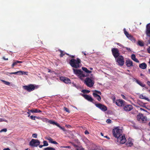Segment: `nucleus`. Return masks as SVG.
<instances>
[{"instance_id":"5701e85b","label":"nucleus","mask_w":150,"mask_h":150,"mask_svg":"<svg viewBox=\"0 0 150 150\" xmlns=\"http://www.w3.org/2000/svg\"><path fill=\"white\" fill-rule=\"evenodd\" d=\"M82 69L83 71H85V72L87 73L86 74H87V76L88 75V74L90 73L91 71H90L86 67H82Z\"/></svg>"},{"instance_id":"8fccbe9b","label":"nucleus","mask_w":150,"mask_h":150,"mask_svg":"<svg viewBox=\"0 0 150 150\" xmlns=\"http://www.w3.org/2000/svg\"><path fill=\"white\" fill-rule=\"evenodd\" d=\"M111 120L110 119H108L106 120V122L108 123H110L111 122Z\"/></svg>"},{"instance_id":"58836bf2","label":"nucleus","mask_w":150,"mask_h":150,"mask_svg":"<svg viewBox=\"0 0 150 150\" xmlns=\"http://www.w3.org/2000/svg\"><path fill=\"white\" fill-rule=\"evenodd\" d=\"M28 72H25V71H21V75H27Z\"/></svg>"},{"instance_id":"5fc2aeb1","label":"nucleus","mask_w":150,"mask_h":150,"mask_svg":"<svg viewBox=\"0 0 150 150\" xmlns=\"http://www.w3.org/2000/svg\"><path fill=\"white\" fill-rule=\"evenodd\" d=\"M84 133H85V134H89L87 130H86V131Z\"/></svg>"},{"instance_id":"4be33fe9","label":"nucleus","mask_w":150,"mask_h":150,"mask_svg":"<svg viewBox=\"0 0 150 150\" xmlns=\"http://www.w3.org/2000/svg\"><path fill=\"white\" fill-rule=\"evenodd\" d=\"M139 66L140 68L142 69H145L146 68L147 65L145 63H143L140 64Z\"/></svg>"},{"instance_id":"bf43d9fd","label":"nucleus","mask_w":150,"mask_h":150,"mask_svg":"<svg viewBox=\"0 0 150 150\" xmlns=\"http://www.w3.org/2000/svg\"><path fill=\"white\" fill-rule=\"evenodd\" d=\"M147 51L149 53H150V47L147 49Z\"/></svg>"},{"instance_id":"423d86ee","label":"nucleus","mask_w":150,"mask_h":150,"mask_svg":"<svg viewBox=\"0 0 150 150\" xmlns=\"http://www.w3.org/2000/svg\"><path fill=\"white\" fill-rule=\"evenodd\" d=\"M137 118L138 121L142 123H144L147 120L146 117L144 116L142 113H139L137 115Z\"/></svg>"},{"instance_id":"9d476101","label":"nucleus","mask_w":150,"mask_h":150,"mask_svg":"<svg viewBox=\"0 0 150 150\" xmlns=\"http://www.w3.org/2000/svg\"><path fill=\"white\" fill-rule=\"evenodd\" d=\"M40 144V142L39 140L34 139H32L30 143V145L33 147L37 146L39 145Z\"/></svg>"},{"instance_id":"37998d69","label":"nucleus","mask_w":150,"mask_h":150,"mask_svg":"<svg viewBox=\"0 0 150 150\" xmlns=\"http://www.w3.org/2000/svg\"><path fill=\"white\" fill-rule=\"evenodd\" d=\"M37 134H33L32 135V137L34 138H37Z\"/></svg>"},{"instance_id":"13d9d810","label":"nucleus","mask_w":150,"mask_h":150,"mask_svg":"<svg viewBox=\"0 0 150 150\" xmlns=\"http://www.w3.org/2000/svg\"><path fill=\"white\" fill-rule=\"evenodd\" d=\"M63 147L65 148H70L71 147L70 146H64V147Z\"/></svg>"},{"instance_id":"b1692460","label":"nucleus","mask_w":150,"mask_h":150,"mask_svg":"<svg viewBox=\"0 0 150 150\" xmlns=\"http://www.w3.org/2000/svg\"><path fill=\"white\" fill-rule=\"evenodd\" d=\"M139 98H140L142 99H144L148 101H149V99L148 98L144 96L143 94H141L139 96Z\"/></svg>"},{"instance_id":"0eeeda50","label":"nucleus","mask_w":150,"mask_h":150,"mask_svg":"<svg viewBox=\"0 0 150 150\" xmlns=\"http://www.w3.org/2000/svg\"><path fill=\"white\" fill-rule=\"evenodd\" d=\"M84 83L89 87H92L94 84L92 80L88 77L87 78L84 80Z\"/></svg>"},{"instance_id":"9b49d317","label":"nucleus","mask_w":150,"mask_h":150,"mask_svg":"<svg viewBox=\"0 0 150 150\" xmlns=\"http://www.w3.org/2000/svg\"><path fill=\"white\" fill-rule=\"evenodd\" d=\"M125 103V101L120 99L116 100L115 101V104L119 107H123Z\"/></svg>"},{"instance_id":"f03ea898","label":"nucleus","mask_w":150,"mask_h":150,"mask_svg":"<svg viewBox=\"0 0 150 150\" xmlns=\"http://www.w3.org/2000/svg\"><path fill=\"white\" fill-rule=\"evenodd\" d=\"M69 63L72 67L77 69L80 67L81 60L78 58H77L76 59H73L70 60Z\"/></svg>"},{"instance_id":"2f4dec72","label":"nucleus","mask_w":150,"mask_h":150,"mask_svg":"<svg viewBox=\"0 0 150 150\" xmlns=\"http://www.w3.org/2000/svg\"><path fill=\"white\" fill-rule=\"evenodd\" d=\"M44 150H55V149L52 147H48L45 148Z\"/></svg>"},{"instance_id":"393cba45","label":"nucleus","mask_w":150,"mask_h":150,"mask_svg":"<svg viewBox=\"0 0 150 150\" xmlns=\"http://www.w3.org/2000/svg\"><path fill=\"white\" fill-rule=\"evenodd\" d=\"M132 42H135V40L134 38L131 35L127 37Z\"/></svg>"},{"instance_id":"49530a36","label":"nucleus","mask_w":150,"mask_h":150,"mask_svg":"<svg viewBox=\"0 0 150 150\" xmlns=\"http://www.w3.org/2000/svg\"><path fill=\"white\" fill-rule=\"evenodd\" d=\"M134 61L136 62H137V63H139V60L137 59H136V58H135L134 59H133V60Z\"/></svg>"},{"instance_id":"603ef678","label":"nucleus","mask_w":150,"mask_h":150,"mask_svg":"<svg viewBox=\"0 0 150 150\" xmlns=\"http://www.w3.org/2000/svg\"><path fill=\"white\" fill-rule=\"evenodd\" d=\"M126 49L129 51L130 52L131 51V50L130 48L127 47H125Z\"/></svg>"},{"instance_id":"09e8293b","label":"nucleus","mask_w":150,"mask_h":150,"mask_svg":"<svg viewBox=\"0 0 150 150\" xmlns=\"http://www.w3.org/2000/svg\"><path fill=\"white\" fill-rule=\"evenodd\" d=\"M21 71H18V75H21Z\"/></svg>"},{"instance_id":"7ed1b4c3","label":"nucleus","mask_w":150,"mask_h":150,"mask_svg":"<svg viewBox=\"0 0 150 150\" xmlns=\"http://www.w3.org/2000/svg\"><path fill=\"white\" fill-rule=\"evenodd\" d=\"M74 73L77 75L78 77L81 80H82V78L87 76V74H84L83 71L80 69H73Z\"/></svg>"},{"instance_id":"dca6fc26","label":"nucleus","mask_w":150,"mask_h":150,"mask_svg":"<svg viewBox=\"0 0 150 150\" xmlns=\"http://www.w3.org/2000/svg\"><path fill=\"white\" fill-rule=\"evenodd\" d=\"M83 96L86 100L91 102H92L93 100V98L91 96L87 94H83Z\"/></svg>"},{"instance_id":"6e6d98bb","label":"nucleus","mask_w":150,"mask_h":150,"mask_svg":"<svg viewBox=\"0 0 150 150\" xmlns=\"http://www.w3.org/2000/svg\"><path fill=\"white\" fill-rule=\"evenodd\" d=\"M2 59L5 60H8V58H5L4 57H3Z\"/></svg>"},{"instance_id":"a18cd8bd","label":"nucleus","mask_w":150,"mask_h":150,"mask_svg":"<svg viewBox=\"0 0 150 150\" xmlns=\"http://www.w3.org/2000/svg\"><path fill=\"white\" fill-rule=\"evenodd\" d=\"M121 96H122V98L126 100H127V98H126L124 95L121 94Z\"/></svg>"},{"instance_id":"f704fd0d","label":"nucleus","mask_w":150,"mask_h":150,"mask_svg":"<svg viewBox=\"0 0 150 150\" xmlns=\"http://www.w3.org/2000/svg\"><path fill=\"white\" fill-rule=\"evenodd\" d=\"M43 146H47L48 145V144L47 142L46 141H44L43 142Z\"/></svg>"},{"instance_id":"72a5a7b5","label":"nucleus","mask_w":150,"mask_h":150,"mask_svg":"<svg viewBox=\"0 0 150 150\" xmlns=\"http://www.w3.org/2000/svg\"><path fill=\"white\" fill-rule=\"evenodd\" d=\"M81 92L83 93H88L90 92V91L87 90H83Z\"/></svg>"},{"instance_id":"ddd939ff","label":"nucleus","mask_w":150,"mask_h":150,"mask_svg":"<svg viewBox=\"0 0 150 150\" xmlns=\"http://www.w3.org/2000/svg\"><path fill=\"white\" fill-rule=\"evenodd\" d=\"M48 122L50 124L56 125L57 126L60 128L64 132L66 131V130H65L64 127H61L60 126V125L59 124L57 123V122H55L52 120H48Z\"/></svg>"},{"instance_id":"20e7f679","label":"nucleus","mask_w":150,"mask_h":150,"mask_svg":"<svg viewBox=\"0 0 150 150\" xmlns=\"http://www.w3.org/2000/svg\"><path fill=\"white\" fill-rule=\"evenodd\" d=\"M23 88L25 90L30 92L35 89H37L38 88V85L30 84L27 86H23Z\"/></svg>"},{"instance_id":"0e129e2a","label":"nucleus","mask_w":150,"mask_h":150,"mask_svg":"<svg viewBox=\"0 0 150 150\" xmlns=\"http://www.w3.org/2000/svg\"><path fill=\"white\" fill-rule=\"evenodd\" d=\"M89 142V141L87 139V141L86 142V144H87V146H88V142Z\"/></svg>"},{"instance_id":"f8f14e48","label":"nucleus","mask_w":150,"mask_h":150,"mask_svg":"<svg viewBox=\"0 0 150 150\" xmlns=\"http://www.w3.org/2000/svg\"><path fill=\"white\" fill-rule=\"evenodd\" d=\"M95 105L98 108L103 111H105L107 109V108L106 106L101 103L95 104Z\"/></svg>"},{"instance_id":"a878e982","label":"nucleus","mask_w":150,"mask_h":150,"mask_svg":"<svg viewBox=\"0 0 150 150\" xmlns=\"http://www.w3.org/2000/svg\"><path fill=\"white\" fill-rule=\"evenodd\" d=\"M126 145L128 146H131L133 145V143L131 141L129 140L128 142L126 143Z\"/></svg>"},{"instance_id":"052dcab7","label":"nucleus","mask_w":150,"mask_h":150,"mask_svg":"<svg viewBox=\"0 0 150 150\" xmlns=\"http://www.w3.org/2000/svg\"><path fill=\"white\" fill-rule=\"evenodd\" d=\"M147 84L150 86V81H148L147 82Z\"/></svg>"},{"instance_id":"c756f323","label":"nucleus","mask_w":150,"mask_h":150,"mask_svg":"<svg viewBox=\"0 0 150 150\" xmlns=\"http://www.w3.org/2000/svg\"><path fill=\"white\" fill-rule=\"evenodd\" d=\"M59 51L60 52V57H62L65 54L64 53V52L63 51H62L61 50H59Z\"/></svg>"},{"instance_id":"69168bd1","label":"nucleus","mask_w":150,"mask_h":150,"mask_svg":"<svg viewBox=\"0 0 150 150\" xmlns=\"http://www.w3.org/2000/svg\"><path fill=\"white\" fill-rule=\"evenodd\" d=\"M105 137L108 139H110V138L107 136H105Z\"/></svg>"},{"instance_id":"338daca9","label":"nucleus","mask_w":150,"mask_h":150,"mask_svg":"<svg viewBox=\"0 0 150 150\" xmlns=\"http://www.w3.org/2000/svg\"><path fill=\"white\" fill-rule=\"evenodd\" d=\"M43 146H44L43 145H40L39 146V147L40 148H42Z\"/></svg>"},{"instance_id":"a19ab883","label":"nucleus","mask_w":150,"mask_h":150,"mask_svg":"<svg viewBox=\"0 0 150 150\" xmlns=\"http://www.w3.org/2000/svg\"><path fill=\"white\" fill-rule=\"evenodd\" d=\"M7 129H2L1 131H0V132H6L7 131Z\"/></svg>"},{"instance_id":"f3484780","label":"nucleus","mask_w":150,"mask_h":150,"mask_svg":"<svg viewBox=\"0 0 150 150\" xmlns=\"http://www.w3.org/2000/svg\"><path fill=\"white\" fill-rule=\"evenodd\" d=\"M146 33L147 36L150 37V23L147 24L146 26Z\"/></svg>"},{"instance_id":"de8ad7c7","label":"nucleus","mask_w":150,"mask_h":150,"mask_svg":"<svg viewBox=\"0 0 150 150\" xmlns=\"http://www.w3.org/2000/svg\"><path fill=\"white\" fill-rule=\"evenodd\" d=\"M134 61L136 62H137V63H139V60L137 59H136V58H135L134 59H133V60Z\"/></svg>"},{"instance_id":"e433bc0d","label":"nucleus","mask_w":150,"mask_h":150,"mask_svg":"<svg viewBox=\"0 0 150 150\" xmlns=\"http://www.w3.org/2000/svg\"><path fill=\"white\" fill-rule=\"evenodd\" d=\"M38 118V117H36L35 116H33V115L31 116H30V118L32 120H35V118Z\"/></svg>"},{"instance_id":"f257e3e1","label":"nucleus","mask_w":150,"mask_h":150,"mask_svg":"<svg viewBox=\"0 0 150 150\" xmlns=\"http://www.w3.org/2000/svg\"><path fill=\"white\" fill-rule=\"evenodd\" d=\"M122 129H120L119 127H115L112 131L113 135L117 138V141L119 142L120 144H123L125 143L126 140L124 135H122Z\"/></svg>"},{"instance_id":"39448f33","label":"nucleus","mask_w":150,"mask_h":150,"mask_svg":"<svg viewBox=\"0 0 150 150\" xmlns=\"http://www.w3.org/2000/svg\"><path fill=\"white\" fill-rule=\"evenodd\" d=\"M115 59L119 65L122 66L125 63L124 58L122 55H120L116 58H115Z\"/></svg>"},{"instance_id":"c9c22d12","label":"nucleus","mask_w":150,"mask_h":150,"mask_svg":"<svg viewBox=\"0 0 150 150\" xmlns=\"http://www.w3.org/2000/svg\"><path fill=\"white\" fill-rule=\"evenodd\" d=\"M93 96L95 98H96L97 97H99V95H98L96 93L94 92L93 93Z\"/></svg>"},{"instance_id":"6e6552de","label":"nucleus","mask_w":150,"mask_h":150,"mask_svg":"<svg viewBox=\"0 0 150 150\" xmlns=\"http://www.w3.org/2000/svg\"><path fill=\"white\" fill-rule=\"evenodd\" d=\"M112 54L115 58H116L120 56V53L118 49L116 48H113L111 49Z\"/></svg>"},{"instance_id":"864d4df0","label":"nucleus","mask_w":150,"mask_h":150,"mask_svg":"<svg viewBox=\"0 0 150 150\" xmlns=\"http://www.w3.org/2000/svg\"><path fill=\"white\" fill-rule=\"evenodd\" d=\"M73 146L75 148H76V149L77 148H78V147L79 146H78V145L75 144H73Z\"/></svg>"},{"instance_id":"412c9836","label":"nucleus","mask_w":150,"mask_h":150,"mask_svg":"<svg viewBox=\"0 0 150 150\" xmlns=\"http://www.w3.org/2000/svg\"><path fill=\"white\" fill-rule=\"evenodd\" d=\"M28 111H29L30 112H31L32 113H37L41 112H42V111H41L40 110L36 108L33 109L32 110H30V111L29 110H28Z\"/></svg>"},{"instance_id":"bb28decb","label":"nucleus","mask_w":150,"mask_h":150,"mask_svg":"<svg viewBox=\"0 0 150 150\" xmlns=\"http://www.w3.org/2000/svg\"><path fill=\"white\" fill-rule=\"evenodd\" d=\"M17 61H14L13 62L12 64L11 65V67L12 68H13L16 65H17L18 63L17 62Z\"/></svg>"},{"instance_id":"6ab92c4d","label":"nucleus","mask_w":150,"mask_h":150,"mask_svg":"<svg viewBox=\"0 0 150 150\" xmlns=\"http://www.w3.org/2000/svg\"><path fill=\"white\" fill-rule=\"evenodd\" d=\"M45 139L49 141V142L52 144H58V143L55 141H53V139L50 137H46Z\"/></svg>"},{"instance_id":"c85d7f7f","label":"nucleus","mask_w":150,"mask_h":150,"mask_svg":"<svg viewBox=\"0 0 150 150\" xmlns=\"http://www.w3.org/2000/svg\"><path fill=\"white\" fill-rule=\"evenodd\" d=\"M124 33L125 34V35L127 37L129 36L130 34H129L128 32H127L125 30V29H124Z\"/></svg>"},{"instance_id":"680f3d73","label":"nucleus","mask_w":150,"mask_h":150,"mask_svg":"<svg viewBox=\"0 0 150 150\" xmlns=\"http://www.w3.org/2000/svg\"><path fill=\"white\" fill-rule=\"evenodd\" d=\"M3 150H10L9 148H6L4 149Z\"/></svg>"},{"instance_id":"774afa93","label":"nucleus","mask_w":150,"mask_h":150,"mask_svg":"<svg viewBox=\"0 0 150 150\" xmlns=\"http://www.w3.org/2000/svg\"><path fill=\"white\" fill-rule=\"evenodd\" d=\"M18 62H18V63H22L23 62L22 61H17Z\"/></svg>"},{"instance_id":"ea45409f","label":"nucleus","mask_w":150,"mask_h":150,"mask_svg":"<svg viewBox=\"0 0 150 150\" xmlns=\"http://www.w3.org/2000/svg\"><path fill=\"white\" fill-rule=\"evenodd\" d=\"M131 59L133 60L135 58H136V56L134 54H133L131 56Z\"/></svg>"},{"instance_id":"4468645a","label":"nucleus","mask_w":150,"mask_h":150,"mask_svg":"<svg viewBox=\"0 0 150 150\" xmlns=\"http://www.w3.org/2000/svg\"><path fill=\"white\" fill-rule=\"evenodd\" d=\"M89 150H97L98 149L97 146L91 142L88 147Z\"/></svg>"},{"instance_id":"3c124183","label":"nucleus","mask_w":150,"mask_h":150,"mask_svg":"<svg viewBox=\"0 0 150 150\" xmlns=\"http://www.w3.org/2000/svg\"><path fill=\"white\" fill-rule=\"evenodd\" d=\"M11 74H17L18 75V71L14 72H11V73H10Z\"/></svg>"},{"instance_id":"cd10ccee","label":"nucleus","mask_w":150,"mask_h":150,"mask_svg":"<svg viewBox=\"0 0 150 150\" xmlns=\"http://www.w3.org/2000/svg\"><path fill=\"white\" fill-rule=\"evenodd\" d=\"M1 81L4 84H5V85H9L10 83L9 82H8V81H5L4 80H1Z\"/></svg>"},{"instance_id":"473e14b6","label":"nucleus","mask_w":150,"mask_h":150,"mask_svg":"<svg viewBox=\"0 0 150 150\" xmlns=\"http://www.w3.org/2000/svg\"><path fill=\"white\" fill-rule=\"evenodd\" d=\"M76 150H85L82 146H79L76 149Z\"/></svg>"},{"instance_id":"4d7b16f0","label":"nucleus","mask_w":150,"mask_h":150,"mask_svg":"<svg viewBox=\"0 0 150 150\" xmlns=\"http://www.w3.org/2000/svg\"><path fill=\"white\" fill-rule=\"evenodd\" d=\"M117 45H118L119 46H120L121 47H122L123 48H124V47H123V46L121 44H120V43H117Z\"/></svg>"},{"instance_id":"e2e57ef3","label":"nucleus","mask_w":150,"mask_h":150,"mask_svg":"<svg viewBox=\"0 0 150 150\" xmlns=\"http://www.w3.org/2000/svg\"><path fill=\"white\" fill-rule=\"evenodd\" d=\"M10 73V72H7L6 73V74L7 75H10L11 74L10 73Z\"/></svg>"},{"instance_id":"4c0bfd02","label":"nucleus","mask_w":150,"mask_h":150,"mask_svg":"<svg viewBox=\"0 0 150 150\" xmlns=\"http://www.w3.org/2000/svg\"><path fill=\"white\" fill-rule=\"evenodd\" d=\"M64 110L65 111H66V112H67L68 113H69L70 112V111L69 110V109L68 108H66V107H64Z\"/></svg>"},{"instance_id":"aec40b11","label":"nucleus","mask_w":150,"mask_h":150,"mask_svg":"<svg viewBox=\"0 0 150 150\" xmlns=\"http://www.w3.org/2000/svg\"><path fill=\"white\" fill-rule=\"evenodd\" d=\"M136 82L139 85L141 86L145 87L146 89H147L148 88L146 86V85L144 84L141 81H140L136 79Z\"/></svg>"},{"instance_id":"a211bd4d","label":"nucleus","mask_w":150,"mask_h":150,"mask_svg":"<svg viewBox=\"0 0 150 150\" xmlns=\"http://www.w3.org/2000/svg\"><path fill=\"white\" fill-rule=\"evenodd\" d=\"M126 65L127 67L133 66V62L129 59L126 60L125 62Z\"/></svg>"},{"instance_id":"c03bdc74","label":"nucleus","mask_w":150,"mask_h":150,"mask_svg":"<svg viewBox=\"0 0 150 150\" xmlns=\"http://www.w3.org/2000/svg\"><path fill=\"white\" fill-rule=\"evenodd\" d=\"M96 98L97 100L99 101H100L101 100V97L100 96H99V97H97Z\"/></svg>"},{"instance_id":"7c9ffc66","label":"nucleus","mask_w":150,"mask_h":150,"mask_svg":"<svg viewBox=\"0 0 150 150\" xmlns=\"http://www.w3.org/2000/svg\"><path fill=\"white\" fill-rule=\"evenodd\" d=\"M138 44L140 46L142 47L144 45V42H143L139 41L138 42Z\"/></svg>"},{"instance_id":"1a4fd4ad","label":"nucleus","mask_w":150,"mask_h":150,"mask_svg":"<svg viewBox=\"0 0 150 150\" xmlns=\"http://www.w3.org/2000/svg\"><path fill=\"white\" fill-rule=\"evenodd\" d=\"M123 107L124 110L127 112L129 111L133 108V107L132 105L128 104L126 102Z\"/></svg>"},{"instance_id":"2eb2a0df","label":"nucleus","mask_w":150,"mask_h":150,"mask_svg":"<svg viewBox=\"0 0 150 150\" xmlns=\"http://www.w3.org/2000/svg\"><path fill=\"white\" fill-rule=\"evenodd\" d=\"M60 79L66 83H71V81L68 78L61 76L60 78Z\"/></svg>"},{"instance_id":"79ce46f5","label":"nucleus","mask_w":150,"mask_h":150,"mask_svg":"<svg viewBox=\"0 0 150 150\" xmlns=\"http://www.w3.org/2000/svg\"><path fill=\"white\" fill-rule=\"evenodd\" d=\"M95 93H96L97 94L98 93V94H99L100 95H101V93L100 91H98L97 90H95Z\"/></svg>"}]
</instances>
